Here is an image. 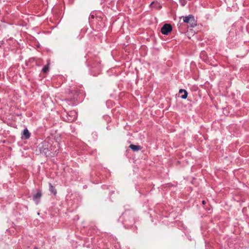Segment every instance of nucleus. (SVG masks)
Segmentation results:
<instances>
[{"label":"nucleus","mask_w":249,"mask_h":249,"mask_svg":"<svg viewBox=\"0 0 249 249\" xmlns=\"http://www.w3.org/2000/svg\"><path fill=\"white\" fill-rule=\"evenodd\" d=\"M202 203L203 205H205L206 203V202L205 200H203L202 201Z\"/></svg>","instance_id":"18"},{"label":"nucleus","mask_w":249,"mask_h":249,"mask_svg":"<svg viewBox=\"0 0 249 249\" xmlns=\"http://www.w3.org/2000/svg\"><path fill=\"white\" fill-rule=\"evenodd\" d=\"M135 212L132 210H125L120 217L124 227L126 229L132 228L135 223Z\"/></svg>","instance_id":"1"},{"label":"nucleus","mask_w":249,"mask_h":249,"mask_svg":"<svg viewBox=\"0 0 249 249\" xmlns=\"http://www.w3.org/2000/svg\"><path fill=\"white\" fill-rule=\"evenodd\" d=\"M101 26H105V25H104V23L103 22H102V23H101Z\"/></svg>","instance_id":"20"},{"label":"nucleus","mask_w":249,"mask_h":249,"mask_svg":"<svg viewBox=\"0 0 249 249\" xmlns=\"http://www.w3.org/2000/svg\"><path fill=\"white\" fill-rule=\"evenodd\" d=\"M74 0H69V2L70 4H72L74 2Z\"/></svg>","instance_id":"17"},{"label":"nucleus","mask_w":249,"mask_h":249,"mask_svg":"<svg viewBox=\"0 0 249 249\" xmlns=\"http://www.w3.org/2000/svg\"><path fill=\"white\" fill-rule=\"evenodd\" d=\"M48 146H49V142L44 141L39 143L36 147L35 150L36 155L44 154L46 156L48 153Z\"/></svg>","instance_id":"2"},{"label":"nucleus","mask_w":249,"mask_h":249,"mask_svg":"<svg viewBox=\"0 0 249 249\" xmlns=\"http://www.w3.org/2000/svg\"><path fill=\"white\" fill-rule=\"evenodd\" d=\"M42 196V192L40 189H38L36 194L33 196V200L36 205L40 202V199Z\"/></svg>","instance_id":"7"},{"label":"nucleus","mask_w":249,"mask_h":249,"mask_svg":"<svg viewBox=\"0 0 249 249\" xmlns=\"http://www.w3.org/2000/svg\"><path fill=\"white\" fill-rule=\"evenodd\" d=\"M172 30V27L170 24H165L161 28L160 31L163 35H167Z\"/></svg>","instance_id":"8"},{"label":"nucleus","mask_w":249,"mask_h":249,"mask_svg":"<svg viewBox=\"0 0 249 249\" xmlns=\"http://www.w3.org/2000/svg\"><path fill=\"white\" fill-rule=\"evenodd\" d=\"M186 90L183 89H180L179 90V93H183Z\"/></svg>","instance_id":"16"},{"label":"nucleus","mask_w":249,"mask_h":249,"mask_svg":"<svg viewBox=\"0 0 249 249\" xmlns=\"http://www.w3.org/2000/svg\"><path fill=\"white\" fill-rule=\"evenodd\" d=\"M31 133L27 128H25L22 131L21 134V139L22 140H28L30 138Z\"/></svg>","instance_id":"9"},{"label":"nucleus","mask_w":249,"mask_h":249,"mask_svg":"<svg viewBox=\"0 0 249 249\" xmlns=\"http://www.w3.org/2000/svg\"><path fill=\"white\" fill-rule=\"evenodd\" d=\"M90 18H94V15H90Z\"/></svg>","instance_id":"19"},{"label":"nucleus","mask_w":249,"mask_h":249,"mask_svg":"<svg viewBox=\"0 0 249 249\" xmlns=\"http://www.w3.org/2000/svg\"><path fill=\"white\" fill-rule=\"evenodd\" d=\"M180 4L182 6H184L186 3V0H179Z\"/></svg>","instance_id":"15"},{"label":"nucleus","mask_w":249,"mask_h":249,"mask_svg":"<svg viewBox=\"0 0 249 249\" xmlns=\"http://www.w3.org/2000/svg\"><path fill=\"white\" fill-rule=\"evenodd\" d=\"M34 249H38L36 247H34Z\"/></svg>","instance_id":"21"},{"label":"nucleus","mask_w":249,"mask_h":249,"mask_svg":"<svg viewBox=\"0 0 249 249\" xmlns=\"http://www.w3.org/2000/svg\"><path fill=\"white\" fill-rule=\"evenodd\" d=\"M69 94H70V98H71L72 100H75L77 99V97L79 95V92L77 90L71 91Z\"/></svg>","instance_id":"10"},{"label":"nucleus","mask_w":249,"mask_h":249,"mask_svg":"<svg viewBox=\"0 0 249 249\" xmlns=\"http://www.w3.org/2000/svg\"><path fill=\"white\" fill-rule=\"evenodd\" d=\"M184 94H183V95H181L180 96V98L181 99H185L187 98V96H188V92L186 90H185L184 92H183Z\"/></svg>","instance_id":"14"},{"label":"nucleus","mask_w":249,"mask_h":249,"mask_svg":"<svg viewBox=\"0 0 249 249\" xmlns=\"http://www.w3.org/2000/svg\"><path fill=\"white\" fill-rule=\"evenodd\" d=\"M89 64L91 68H96L99 71L101 69V64L98 58H96L92 60H89Z\"/></svg>","instance_id":"6"},{"label":"nucleus","mask_w":249,"mask_h":249,"mask_svg":"<svg viewBox=\"0 0 249 249\" xmlns=\"http://www.w3.org/2000/svg\"><path fill=\"white\" fill-rule=\"evenodd\" d=\"M76 117V112L74 110H71L67 112L66 114H63L64 120L67 122H71L73 121Z\"/></svg>","instance_id":"4"},{"label":"nucleus","mask_w":249,"mask_h":249,"mask_svg":"<svg viewBox=\"0 0 249 249\" xmlns=\"http://www.w3.org/2000/svg\"><path fill=\"white\" fill-rule=\"evenodd\" d=\"M129 147L133 151H138L142 149V147L140 145H137L131 144Z\"/></svg>","instance_id":"11"},{"label":"nucleus","mask_w":249,"mask_h":249,"mask_svg":"<svg viewBox=\"0 0 249 249\" xmlns=\"http://www.w3.org/2000/svg\"><path fill=\"white\" fill-rule=\"evenodd\" d=\"M183 20L184 22L189 24L191 27H194L196 25V21L192 15L183 17Z\"/></svg>","instance_id":"5"},{"label":"nucleus","mask_w":249,"mask_h":249,"mask_svg":"<svg viewBox=\"0 0 249 249\" xmlns=\"http://www.w3.org/2000/svg\"><path fill=\"white\" fill-rule=\"evenodd\" d=\"M48 147V153L47 156L54 157L57 155L59 150L58 143L57 142H53L52 143L49 142V146Z\"/></svg>","instance_id":"3"},{"label":"nucleus","mask_w":249,"mask_h":249,"mask_svg":"<svg viewBox=\"0 0 249 249\" xmlns=\"http://www.w3.org/2000/svg\"><path fill=\"white\" fill-rule=\"evenodd\" d=\"M49 191L53 193L54 195H56L57 191L55 187L51 184H49Z\"/></svg>","instance_id":"12"},{"label":"nucleus","mask_w":249,"mask_h":249,"mask_svg":"<svg viewBox=\"0 0 249 249\" xmlns=\"http://www.w3.org/2000/svg\"><path fill=\"white\" fill-rule=\"evenodd\" d=\"M49 65H50V62H49V60H48L47 64L46 66H45L44 67H43V68L42 69V71L43 73H47L48 72L49 70Z\"/></svg>","instance_id":"13"}]
</instances>
